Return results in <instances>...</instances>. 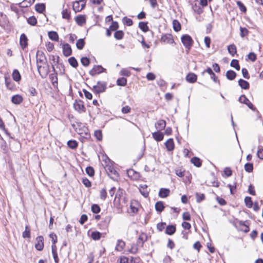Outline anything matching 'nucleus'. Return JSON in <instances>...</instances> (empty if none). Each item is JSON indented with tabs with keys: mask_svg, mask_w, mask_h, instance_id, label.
Instances as JSON below:
<instances>
[{
	"mask_svg": "<svg viewBox=\"0 0 263 263\" xmlns=\"http://www.w3.org/2000/svg\"><path fill=\"white\" fill-rule=\"evenodd\" d=\"M181 41L186 49L189 50L193 46L194 41L190 35L184 34L181 37Z\"/></svg>",
	"mask_w": 263,
	"mask_h": 263,
	"instance_id": "nucleus-1",
	"label": "nucleus"
},
{
	"mask_svg": "<svg viewBox=\"0 0 263 263\" xmlns=\"http://www.w3.org/2000/svg\"><path fill=\"white\" fill-rule=\"evenodd\" d=\"M107 88V83L105 82L98 81L97 85L93 86L94 92L99 94L105 91Z\"/></svg>",
	"mask_w": 263,
	"mask_h": 263,
	"instance_id": "nucleus-2",
	"label": "nucleus"
},
{
	"mask_svg": "<svg viewBox=\"0 0 263 263\" xmlns=\"http://www.w3.org/2000/svg\"><path fill=\"white\" fill-rule=\"evenodd\" d=\"M73 107L79 113L86 112V108L84 102L81 100H76L73 103Z\"/></svg>",
	"mask_w": 263,
	"mask_h": 263,
	"instance_id": "nucleus-3",
	"label": "nucleus"
},
{
	"mask_svg": "<svg viewBox=\"0 0 263 263\" xmlns=\"http://www.w3.org/2000/svg\"><path fill=\"white\" fill-rule=\"evenodd\" d=\"M37 71L42 78H45L49 72V65L47 64V67L42 66L39 63H36Z\"/></svg>",
	"mask_w": 263,
	"mask_h": 263,
	"instance_id": "nucleus-4",
	"label": "nucleus"
},
{
	"mask_svg": "<svg viewBox=\"0 0 263 263\" xmlns=\"http://www.w3.org/2000/svg\"><path fill=\"white\" fill-rule=\"evenodd\" d=\"M106 172L110 178L114 180H118L119 178V174L112 166H108L106 168Z\"/></svg>",
	"mask_w": 263,
	"mask_h": 263,
	"instance_id": "nucleus-5",
	"label": "nucleus"
},
{
	"mask_svg": "<svg viewBox=\"0 0 263 263\" xmlns=\"http://www.w3.org/2000/svg\"><path fill=\"white\" fill-rule=\"evenodd\" d=\"M106 70L103 68L101 65H95L92 69H91L89 73L91 76H94L96 74H99L103 72H106Z\"/></svg>",
	"mask_w": 263,
	"mask_h": 263,
	"instance_id": "nucleus-6",
	"label": "nucleus"
},
{
	"mask_svg": "<svg viewBox=\"0 0 263 263\" xmlns=\"http://www.w3.org/2000/svg\"><path fill=\"white\" fill-rule=\"evenodd\" d=\"M36 63L47 64L46 57L43 52L37 51L36 54Z\"/></svg>",
	"mask_w": 263,
	"mask_h": 263,
	"instance_id": "nucleus-7",
	"label": "nucleus"
},
{
	"mask_svg": "<svg viewBox=\"0 0 263 263\" xmlns=\"http://www.w3.org/2000/svg\"><path fill=\"white\" fill-rule=\"evenodd\" d=\"M238 101L243 104H246L251 109L254 110L255 107L252 103L249 100V99L246 97L245 95H242L238 99Z\"/></svg>",
	"mask_w": 263,
	"mask_h": 263,
	"instance_id": "nucleus-8",
	"label": "nucleus"
},
{
	"mask_svg": "<svg viewBox=\"0 0 263 263\" xmlns=\"http://www.w3.org/2000/svg\"><path fill=\"white\" fill-rule=\"evenodd\" d=\"M161 42L166 44H172L174 42V39L172 34L166 33L162 35L161 38Z\"/></svg>",
	"mask_w": 263,
	"mask_h": 263,
	"instance_id": "nucleus-9",
	"label": "nucleus"
},
{
	"mask_svg": "<svg viewBox=\"0 0 263 263\" xmlns=\"http://www.w3.org/2000/svg\"><path fill=\"white\" fill-rule=\"evenodd\" d=\"M44 238L42 236H39L36 237V243L35 244V248L38 251H42L44 248Z\"/></svg>",
	"mask_w": 263,
	"mask_h": 263,
	"instance_id": "nucleus-10",
	"label": "nucleus"
},
{
	"mask_svg": "<svg viewBox=\"0 0 263 263\" xmlns=\"http://www.w3.org/2000/svg\"><path fill=\"white\" fill-rule=\"evenodd\" d=\"M20 44L23 49L28 46V39L24 33L22 34L20 36Z\"/></svg>",
	"mask_w": 263,
	"mask_h": 263,
	"instance_id": "nucleus-11",
	"label": "nucleus"
},
{
	"mask_svg": "<svg viewBox=\"0 0 263 263\" xmlns=\"http://www.w3.org/2000/svg\"><path fill=\"white\" fill-rule=\"evenodd\" d=\"M63 53L65 57H69L71 54L72 50L70 46L68 43L63 45Z\"/></svg>",
	"mask_w": 263,
	"mask_h": 263,
	"instance_id": "nucleus-12",
	"label": "nucleus"
},
{
	"mask_svg": "<svg viewBox=\"0 0 263 263\" xmlns=\"http://www.w3.org/2000/svg\"><path fill=\"white\" fill-rule=\"evenodd\" d=\"M62 17L63 18L66 19L68 20L70 19V18H71L70 11V8L68 5L67 6V8H64V6H63V10L62 12Z\"/></svg>",
	"mask_w": 263,
	"mask_h": 263,
	"instance_id": "nucleus-13",
	"label": "nucleus"
},
{
	"mask_svg": "<svg viewBox=\"0 0 263 263\" xmlns=\"http://www.w3.org/2000/svg\"><path fill=\"white\" fill-rule=\"evenodd\" d=\"M170 190L166 188H161L158 193V195L161 198H166L169 196Z\"/></svg>",
	"mask_w": 263,
	"mask_h": 263,
	"instance_id": "nucleus-14",
	"label": "nucleus"
},
{
	"mask_svg": "<svg viewBox=\"0 0 263 263\" xmlns=\"http://www.w3.org/2000/svg\"><path fill=\"white\" fill-rule=\"evenodd\" d=\"M165 147L169 152L172 151L175 147L174 143L172 138H170L165 143Z\"/></svg>",
	"mask_w": 263,
	"mask_h": 263,
	"instance_id": "nucleus-15",
	"label": "nucleus"
},
{
	"mask_svg": "<svg viewBox=\"0 0 263 263\" xmlns=\"http://www.w3.org/2000/svg\"><path fill=\"white\" fill-rule=\"evenodd\" d=\"M147 240V236L145 234L142 233L139 236L138 240L137 241V245H139V247H142L143 243L145 241Z\"/></svg>",
	"mask_w": 263,
	"mask_h": 263,
	"instance_id": "nucleus-16",
	"label": "nucleus"
},
{
	"mask_svg": "<svg viewBox=\"0 0 263 263\" xmlns=\"http://www.w3.org/2000/svg\"><path fill=\"white\" fill-rule=\"evenodd\" d=\"M49 79H50L53 87H57L58 85V79L57 73L55 72L54 73H51L49 75Z\"/></svg>",
	"mask_w": 263,
	"mask_h": 263,
	"instance_id": "nucleus-17",
	"label": "nucleus"
},
{
	"mask_svg": "<svg viewBox=\"0 0 263 263\" xmlns=\"http://www.w3.org/2000/svg\"><path fill=\"white\" fill-rule=\"evenodd\" d=\"M152 136L153 138L158 142L162 141L164 137L163 134L159 131L153 133Z\"/></svg>",
	"mask_w": 263,
	"mask_h": 263,
	"instance_id": "nucleus-18",
	"label": "nucleus"
},
{
	"mask_svg": "<svg viewBox=\"0 0 263 263\" xmlns=\"http://www.w3.org/2000/svg\"><path fill=\"white\" fill-rule=\"evenodd\" d=\"M155 127L157 129L161 130L164 129L166 126V122L164 120H160L155 123Z\"/></svg>",
	"mask_w": 263,
	"mask_h": 263,
	"instance_id": "nucleus-19",
	"label": "nucleus"
},
{
	"mask_svg": "<svg viewBox=\"0 0 263 263\" xmlns=\"http://www.w3.org/2000/svg\"><path fill=\"white\" fill-rule=\"evenodd\" d=\"M23 100V98L22 96L20 95H14L11 98V101L13 104H20Z\"/></svg>",
	"mask_w": 263,
	"mask_h": 263,
	"instance_id": "nucleus-20",
	"label": "nucleus"
},
{
	"mask_svg": "<svg viewBox=\"0 0 263 263\" xmlns=\"http://www.w3.org/2000/svg\"><path fill=\"white\" fill-rule=\"evenodd\" d=\"M176 230L175 225H168L166 227L165 229V233L168 235H172L174 234Z\"/></svg>",
	"mask_w": 263,
	"mask_h": 263,
	"instance_id": "nucleus-21",
	"label": "nucleus"
},
{
	"mask_svg": "<svg viewBox=\"0 0 263 263\" xmlns=\"http://www.w3.org/2000/svg\"><path fill=\"white\" fill-rule=\"evenodd\" d=\"M75 21L77 24L82 26L86 22V18L85 15H79L75 17Z\"/></svg>",
	"mask_w": 263,
	"mask_h": 263,
	"instance_id": "nucleus-22",
	"label": "nucleus"
},
{
	"mask_svg": "<svg viewBox=\"0 0 263 263\" xmlns=\"http://www.w3.org/2000/svg\"><path fill=\"white\" fill-rule=\"evenodd\" d=\"M197 76L194 73H190L186 77V81L191 83H193L197 81Z\"/></svg>",
	"mask_w": 263,
	"mask_h": 263,
	"instance_id": "nucleus-23",
	"label": "nucleus"
},
{
	"mask_svg": "<svg viewBox=\"0 0 263 263\" xmlns=\"http://www.w3.org/2000/svg\"><path fill=\"white\" fill-rule=\"evenodd\" d=\"M45 4L44 3H38L35 5V10L40 13H43L45 11Z\"/></svg>",
	"mask_w": 263,
	"mask_h": 263,
	"instance_id": "nucleus-24",
	"label": "nucleus"
},
{
	"mask_svg": "<svg viewBox=\"0 0 263 263\" xmlns=\"http://www.w3.org/2000/svg\"><path fill=\"white\" fill-rule=\"evenodd\" d=\"M238 84L243 89H248L250 87L249 83L247 81L241 79L239 80Z\"/></svg>",
	"mask_w": 263,
	"mask_h": 263,
	"instance_id": "nucleus-25",
	"label": "nucleus"
},
{
	"mask_svg": "<svg viewBox=\"0 0 263 263\" xmlns=\"http://www.w3.org/2000/svg\"><path fill=\"white\" fill-rule=\"evenodd\" d=\"M48 34L50 40L53 41H58L59 40V35L57 32L50 31L48 32Z\"/></svg>",
	"mask_w": 263,
	"mask_h": 263,
	"instance_id": "nucleus-26",
	"label": "nucleus"
},
{
	"mask_svg": "<svg viewBox=\"0 0 263 263\" xmlns=\"http://www.w3.org/2000/svg\"><path fill=\"white\" fill-rule=\"evenodd\" d=\"M52 256L54 260L55 263H59V259L58 256V253L57 252V247L55 245H52Z\"/></svg>",
	"mask_w": 263,
	"mask_h": 263,
	"instance_id": "nucleus-27",
	"label": "nucleus"
},
{
	"mask_svg": "<svg viewBox=\"0 0 263 263\" xmlns=\"http://www.w3.org/2000/svg\"><path fill=\"white\" fill-rule=\"evenodd\" d=\"M12 78L14 81L19 82L21 79V76L17 69H14L12 72Z\"/></svg>",
	"mask_w": 263,
	"mask_h": 263,
	"instance_id": "nucleus-28",
	"label": "nucleus"
},
{
	"mask_svg": "<svg viewBox=\"0 0 263 263\" xmlns=\"http://www.w3.org/2000/svg\"><path fill=\"white\" fill-rule=\"evenodd\" d=\"M5 82L6 86L8 89L12 90L13 88L14 84L9 77H5Z\"/></svg>",
	"mask_w": 263,
	"mask_h": 263,
	"instance_id": "nucleus-29",
	"label": "nucleus"
},
{
	"mask_svg": "<svg viewBox=\"0 0 263 263\" xmlns=\"http://www.w3.org/2000/svg\"><path fill=\"white\" fill-rule=\"evenodd\" d=\"M236 76V73L232 70H228L226 72V77L229 80H233Z\"/></svg>",
	"mask_w": 263,
	"mask_h": 263,
	"instance_id": "nucleus-30",
	"label": "nucleus"
},
{
	"mask_svg": "<svg viewBox=\"0 0 263 263\" xmlns=\"http://www.w3.org/2000/svg\"><path fill=\"white\" fill-rule=\"evenodd\" d=\"M164 206L162 201H158L155 204V209L159 212H162L164 209Z\"/></svg>",
	"mask_w": 263,
	"mask_h": 263,
	"instance_id": "nucleus-31",
	"label": "nucleus"
},
{
	"mask_svg": "<svg viewBox=\"0 0 263 263\" xmlns=\"http://www.w3.org/2000/svg\"><path fill=\"white\" fill-rule=\"evenodd\" d=\"M228 50L229 53L234 57L237 52L236 47L234 44H231L228 46Z\"/></svg>",
	"mask_w": 263,
	"mask_h": 263,
	"instance_id": "nucleus-32",
	"label": "nucleus"
},
{
	"mask_svg": "<svg viewBox=\"0 0 263 263\" xmlns=\"http://www.w3.org/2000/svg\"><path fill=\"white\" fill-rule=\"evenodd\" d=\"M125 246V242L122 240L119 239L116 247V249L118 251H121L123 250Z\"/></svg>",
	"mask_w": 263,
	"mask_h": 263,
	"instance_id": "nucleus-33",
	"label": "nucleus"
},
{
	"mask_svg": "<svg viewBox=\"0 0 263 263\" xmlns=\"http://www.w3.org/2000/svg\"><path fill=\"white\" fill-rule=\"evenodd\" d=\"M191 162L196 167H200L202 164L201 160L197 157H193L191 160Z\"/></svg>",
	"mask_w": 263,
	"mask_h": 263,
	"instance_id": "nucleus-34",
	"label": "nucleus"
},
{
	"mask_svg": "<svg viewBox=\"0 0 263 263\" xmlns=\"http://www.w3.org/2000/svg\"><path fill=\"white\" fill-rule=\"evenodd\" d=\"M192 8L194 12L197 13L198 14H201L203 13V9L201 8L199 5L197 4H195L193 5Z\"/></svg>",
	"mask_w": 263,
	"mask_h": 263,
	"instance_id": "nucleus-35",
	"label": "nucleus"
},
{
	"mask_svg": "<svg viewBox=\"0 0 263 263\" xmlns=\"http://www.w3.org/2000/svg\"><path fill=\"white\" fill-rule=\"evenodd\" d=\"M139 27L143 32H147L149 30L147 22H140L139 23Z\"/></svg>",
	"mask_w": 263,
	"mask_h": 263,
	"instance_id": "nucleus-36",
	"label": "nucleus"
},
{
	"mask_svg": "<svg viewBox=\"0 0 263 263\" xmlns=\"http://www.w3.org/2000/svg\"><path fill=\"white\" fill-rule=\"evenodd\" d=\"M22 237L24 238H30L31 237L30 235V230L29 229V226H26L25 230L23 232Z\"/></svg>",
	"mask_w": 263,
	"mask_h": 263,
	"instance_id": "nucleus-37",
	"label": "nucleus"
},
{
	"mask_svg": "<svg viewBox=\"0 0 263 263\" xmlns=\"http://www.w3.org/2000/svg\"><path fill=\"white\" fill-rule=\"evenodd\" d=\"M68 146L71 149H76L78 146V143L76 140H70L67 142Z\"/></svg>",
	"mask_w": 263,
	"mask_h": 263,
	"instance_id": "nucleus-38",
	"label": "nucleus"
},
{
	"mask_svg": "<svg viewBox=\"0 0 263 263\" xmlns=\"http://www.w3.org/2000/svg\"><path fill=\"white\" fill-rule=\"evenodd\" d=\"M85 43L83 39H79L76 43L77 48L79 50H82L85 46Z\"/></svg>",
	"mask_w": 263,
	"mask_h": 263,
	"instance_id": "nucleus-39",
	"label": "nucleus"
},
{
	"mask_svg": "<svg viewBox=\"0 0 263 263\" xmlns=\"http://www.w3.org/2000/svg\"><path fill=\"white\" fill-rule=\"evenodd\" d=\"M68 62L73 68H77L78 66V62L76 59L73 57H70L68 59Z\"/></svg>",
	"mask_w": 263,
	"mask_h": 263,
	"instance_id": "nucleus-40",
	"label": "nucleus"
},
{
	"mask_svg": "<svg viewBox=\"0 0 263 263\" xmlns=\"http://www.w3.org/2000/svg\"><path fill=\"white\" fill-rule=\"evenodd\" d=\"M173 26L174 30L176 32L180 31L181 29L180 23L176 20L173 21Z\"/></svg>",
	"mask_w": 263,
	"mask_h": 263,
	"instance_id": "nucleus-41",
	"label": "nucleus"
},
{
	"mask_svg": "<svg viewBox=\"0 0 263 263\" xmlns=\"http://www.w3.org/2000/svg\"><path fill=\"white\" fill-rule=\"evenodd\" d=\"M101 237V233L98 231H93L91 234V237L95 240H99Z\"/></svg>",
	"mask_w": 263,
	"mask_h": 263,
	"instance_id": "nucleus-42",
	"label": "nucleus"
},
{
	"mask_svg": "<svg viewBox=\"0 0 263 263\" xmlns=\"http://www.w3.org/2000/svg\"><path fill=\"white\" fill-rule=\"evenodd\" d=\"M0 147L5 153L7 151V144L2 137L0 135Z\"/></svg>",
	"mask_w": 263,
	"mask_h": 263,
	"instance_id": "nucleus-43",
	"label": "nucleus"
},
{
	"mask_svg": "<svg viewBox=\"0 0 263 263\" xmlns=\"http://www.w3.org/2000/svg\"><path fill=\"white\" fill-rule=\"evenodd\" d=\"M127 80L124 77L119 78L117 80V85L118 86H124L126 85Z\"/></svg>",
	"mask_w": 263,
	"mask_h": 263,
	"instance_id": "nucleus-44",
	"label": "nucleus"
},
{
	"mask_svg": "<svg viewBox=\"0 0 263 263\" xmlns=\"http://www.w3.org/2000/svg\"><path fill=\"white\" fill-rule=\"evenodd\" d=\"M230 65L231 67L235 68L237 70H239L240 69V67L239 64V62L237 60H232L231 62Z\"/></svg>",
	"mask_w": 263,
	"mask_h": 263,
	"instance_id": "nucleus-45",
	"label": "nucleus"
},
{
	"mask_svg": "<svg viewBox=\"0 0 263 263\" xmlns=\"http://www.w3.org/2000/svg\"><path fill=\"white\" fill-rule=\"evenodd\" d=\"M245 202L246 206L248 207V208H251L252 207L253 202L250 197H246L245 198Z\"/></svg>",
	"mask_w": 263,
	"mask_h": 263,
	"instance_id": "nucleus-46",
	"label": "nucleus"
},
{
	"mask_svg": "<svg viewBox=\"0 0 263 263\" xmlns=\"http://www.w3.org/2000/svg\"><path fill=\"white\" fill-rule=\"evenodd\" d=\"M245 170L248 173H251L253 170V164L251 163H247L245 165Z\"/></svg>",
	"mask_w": 263,
	"mask_h": 263,
	"instance_id": "nucleus-47",
	"label": "nucleus"
},
{
	"mask_svg": "<svg viewBox=\"0 0 263 263\" xmlns=\"http://www.w3.org/2000/svg\"><path fill=\"white\" fill-rule=\"evenodd\" d=\"M124 36V32L122 30L116 31L114 34V37L117 40H121Z\"/></svg>",
	"mask_w": 263,
	"mask_h": 263,
	"instance_id": "nucleus-48",
	"label": "nucleus"
},
{
	"mask_svg": "<svg viewBox=\"0 0 263 263\" xmlns=\"http://www.w3.org/2000/svg\"><path fill=\"white\" fill-rule=\"evenodd\" d=\"M81 64L85 67L88 66L90 64V60L87 57H82L81 59Z\"/></svg>",
	"mask_w": 263,
	"mask_h": 263,
	"instance_id": "nucleus-49",
	"label": "nucleus"
},
{
	"mask_svg": "<svg viewBox=\"0 0 263 263\" xmlns=\"http://www.w3.org/2000/svg\"><path fill=\"white\" fill-rule=\"evenodd\" d=\"M27 22L32 26H35L37 23V20L35 16H31L27 19Z\"/></svg>",
	"mask_w": 263,
	"mask_h": 263,
	"instance_id": "nucleus-50",
	"label": "nucleus"
},
{
	"mask_svg": "<svg viewBox=\"0 0 263 263\" xmlns=\"http://www.w3.org/2000/svg\"><path fill=\"white\" fill-rule=\"evenodd\" d=\"M86 173L90 177H92L95 174V171L92 166H87L86 169Z\"/></svg>",
	"mask_w": 263,
	"mask_h": 263,
	"instance_id": "nucleus-51",
	"label": "nucleus"
},
{
	"mask_svg": "<svg viewBox=\"0 0 263 263\" xmlns=\"http://www.w3.org/2000/svg\"><path fill=\"white\" fill-rule=\"evenodd\" d=\"M236 3L240 10L243 13H246L247 11V8L243 3L240 1H237Z\"/></svg>",
	"mask_w": 263,
	"mask_h": 263,
	"instance_id": "nucleus-52",
	"label": "nucleus"
},
{
	"mask_svg": "<svg viewBox=\"0 0 263 263\" xmlns=\"http://www.w3.org/2000/svg\"><path fill=\"white\" fill-rule=\"evenodd\" d=\"M101 211L100 206L97 204H93L91 206V211L95 214L99 213Z\"/></svg>",
	"mask_w": 263,
	"mask_h": 263,
	"instance_id": "nucleus-53",
	"label": "nucleus"
},
{
	"mask_svg": "<svg viewBox=\"0 0 263 263\" xmlns=\"http://www.w3.org/2000/svg\"><path fill=\"white\" fill-rule=\"evenodd\" d=\"M138 246L139 245H137V244L133 243L132 245L131 248L130 250H129V252L133 254H136L137 253L138 250Z\"/></svg>",
	"mask_w": 263,
	"mask_h": 263,
	"instance_id": "nucleus-54",
	"label": "nucleus"
},
{
	"mask_svg": "<svg viewBox=\"0 0 263 263\" xmlns=\"http://www.w3.org/2000/svg\"><path fill=\"white\" fill-rule=\"evenodd\" d=\"M196 201L200 203L205 199V195L203 194L196 193Z\"/></svg>",
	"mask_w": 263,
	"mask_h": 263,
	"instance_id": "nucleus-55",
	"label": "nucleus"
},
{
	"mask_svg": "<svg viewBox=\"0 0 263 263\" xmlns=\"http://www.w3.org/2000/svg\"><path fill=\"white\" fill-rule=\"evenodd\" d=\"M94 135L96 139L99 140L101 141L102 139V132L100 130H97L95 132Z\"/></svg>",
	"mask_w": 263,
	"mask_h": 263,
	"instance_id": "nucleus-56",
	"label": "nucleus"
},
{
	"mask_svg": "<svg viewBox=\"0 0 263 263\" xmlns=\"http://www.w3.org/2000/svg\"><path fill=\"white\" fill-rule=\"evenodd\" d=\"M123 22L124 24H126L128 26H131L133 24L132 20L127 17L126 16L123 18Z\"/></svg>",
	"mask_w": 263,
	"mask_h": 263,
	"instance_id": "nucleus-57",
	"label": "nucleus"
},
{
	"mask_svg": "<svg viewBox=\"0 0 263 263\" xmlns=\"http://www.w3.org/2000/svg\"><path fill=\"white\" fill-rule=\"evenodd\" d=\"M73 9L75 12H79L81 11L79 1H76L73 3Z\"/></svg>",
	"mask_w": 263,
	"mask_h": 263,
	"instance_id": "nucleus-58",
	"label": "nucleus"
},
{
	"mask_svg": "<svg viewBox=\"0 0 263 263\" xmlns=\"http://www.w3.org/2000/svg\"><path fill=\"white\" fill-rule=\"evenodd\" d=\"M240 36L242 37H243L247 36L249 33V31L246 28H242V27H240Z\"/></svg>",
	"mask_w": 263,
	"mask_h": 263,
	"instance_id": "nucleus-59",
	"label": "nucleus"
},
{
	"mask_svg": "<svg viewBox=\"0 0 263 263\" xmlns=\"http://www.w3.org/2000/svg\"><path fill=\"white\" fill-rule=\"evenodd\" d=\"M106 196H107V193L106 191V189H102L100 191V198L103 200H105L106 199Z\"/></svg>",
	"mask_w": 263,
	"mask_h": 263,
	"instance_id": "nucleus-60",
	"label": "nucleus"
},
{
	"mask_svg": "<svg viewBox=\"0 0 263 263\" xmlns=\"http://www.w3.org/2000/svg\"><path fill=\"white\" fill-rule=\"evenodd\" d=\"M242 74L243 76V77L246 79H249L250 78V75L249 74L248 70L245 68H243L241 70Z\"/></svg>",
	"mask_w": 263,
	"mask_h": 263,
	"instance_id": "nucleus-61",
	"label": "nucleus"
},
{
	"mask_svg": "<svg viewBox=\"0 0 263 263\" xmlns=\"http://www.w3.org/2000/svg\"><path fill=\"white\" fill-rule=\"evenodd\" d=\"M118 28V23L117 22H112L109 28L112 31H115Z\"/></svg>",
	"mask_w": 263,
	"mask_h": 263,
	"instance_id": "nucleus-62",
	"label": "nucleus"
},
{
	"mask_svg": "<svg viewBox=\"0 0 263 263\" xmlns=\"http://www.w3.org/2000/svg\"><path fill=\"white\" fill-rule=\"evenodd\" d=\"M257 155L259 159H263V148L261 146L258 147Z\"/></svg>",
	"mask_w": 263,
	"mask_h": 263,
	"instance_id": "nucleus-63",
	"label": "nucleus"
},
{
	"mask_svg": "<svg viewBox=\"0 0 263 263\" xmlns=\"http://www.w3.org/2000/svg\"><path fill=\"white\" fill-rule=\"evenodd\" d=\"M46 47L47 50L49 52H50L53 49L54 45L53 43H52L50 42H48L46 44Z\"/></svg>",
	"mask_w": 263,
	"mask_h": 263,
	"instance_id": "nucleus-64",
	"label": "nucleus"
}]
</instances>
